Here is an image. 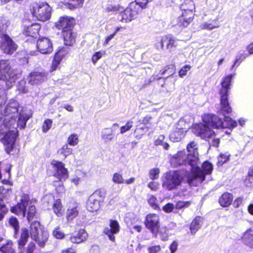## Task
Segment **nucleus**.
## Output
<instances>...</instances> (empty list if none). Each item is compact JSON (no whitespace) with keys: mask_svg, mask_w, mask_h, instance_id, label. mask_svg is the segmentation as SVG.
<instances>
[{"mask_svg":"<svg viewBox=\"0 0 253 253\" xmlns=\"http://www.w3.org/2000/svg\"><path fill=\"white\" fill-rule=\"evenodd\" d=\"M5 85L4 84L0 85V110L3 109V105H4L7 100V97L5 91Z\"/></svg>","mask_w":253,"mask_h":253,"instance_id":"32","label":"nucleus"},{"mask_svg":"<svg viewBox=\"0 0 253 253\" xmlns=\"http://www.w3.org/2000/svg\"><path fill=\"white\" fill-rule=\"evenodd\" d=\"M9 223L10 225H11L15 230H17L19 228V223L18 221L16 218L12 217L9 219Z\"/></svg>","mask_w":253,"mask_h":253,"instance_id":"54","label":"nucleus"},{"mask_svg":"<svg viewBox=\"0 0 253 253\" xmlns=\"http://www.w3.org/2000/svg\"><path fill=\"white\" fill-rule=\"evenodd\" d=\"M84 0H64L65 4L71 10L82 7Z\"/></svg>","mask_w":253,"mask_h":253,"instance_id":"30","label":"nucleus"},{"mask_svg":"<svg viewBox=\"0 0 253 253\" xmlns=\"http://www.w3.org/2000/svg\"><path fill=\"white\" fill-rule=\"evenodd\" d=\"M161 250L160 246H154L148 248V251L149 253H157Z\"/></svg>","mask_w":253,"mask_h":253,"instance_id":"60","label":"nucleus"},{"mask_svg":"<svg viewBox=\"0 0 253 253\" xmlns=\"http://www.w3.org/2000/svg\"><path fill=\"white\" fill-rule=\"evenodd\" d=\"M68 48L66 47H59L55 56L61 60L68 53Z\"/></svg>","mask_w":253,"mask_h":253,"instance_id":"41","label":"nucleus"},{"mask_svg":"<svg viewBox=\"0 0 253 253\" xmlns=\"http://www.w3.org/2000/svg\"><path fill=\"white\" fill-rule=\"evenodd\" d=\"M105 197L103 191L98 190L95 191L89 197L86 203V209L90 212L98 211L100 207V204L103 203Z\"/></svg>","mask_w":253,"mask_h":253,"instance_id":"11","label":"nucleus"},{"mask_svg":"<svg viewBox=\"0 0 253 253\" xmlns=\"http://www.w3.org/2000/svg\"><path fill=\"white\" fill-rule=\"evenodd\" d=\"M62 35L65 45H72L75 42V36L72 32V29H65L62 31Z\"/></svg>","mask_w":253,"mask_h":253,"instance_id":"22","label":"nucleus"},{"mask_svg":"<svg viewBox=\"0 0 253 253\" xmlns=\"http://www.w3.org/2000/svg\"><path fill=\"white\" fill-rule=\"evenodd\" d=\"M133 122L131 120H129L126 122V125L124 126H122L120 128V133L121 134H124L126 132L129 130L133 126Z\"/></svg>","mask_w":253,"mask_h":253,"instance_id":"45","label":"nucleus"},{"mask_svg":"<svg viewBox=\"0 0 253 253\" xmlns=\"http://www.w3.org/2000/svg\"><path fill=\"white\" fill-rule=\"evenodd\" d=\"M20 112H24L29 116L26 110H24L22 107L19 106L17 101L13 99H10L6 105L0 110V119H2L1 116H5V118L2 121L4 126H8L9 124H12V120H15L17 123L19 119V114Z\"/></svg>","mask_w":253,"mask_h":253,"instance_id":"5","label":"nucleus"},{"mask_svg":"<svg viewBox=\"0 0 253 253\" xmlns=\"http://www.w3.org/2000/svg\"><path fill=\"white\" fill-rule=\"evenodd\" d=\"M74 22L75 20L73 18L66 16H62L56 22L55 26L57 29L63 31L65 29H72Z\"/></svg>","mask_w":253,"mask_h":253,"instance_id":"17","label":"nucleus"},{"mask_svg":"<svg viewBox=\"0 0 253 253\" xmlns=\"http://www.w3.org/2000/svg\"><path fill=\"white\" fill-rule=\"evenodd\" d=\"M160 173V169L155 168L151 169L149 170L148 175L150 179L152 180H155L159 177Z\"/></svg>","mask_w":253,"mask_h":253,"instance_id":"36","label":"nucleus"},{"mask_svg":"<svg viewBox=\"0 0 253 253\" xmlns=\"http://www.w3.org/2000/svg\"><path fill=\"white\" fill-rule=\"evenodd\" d=\"M37 47L38 51L42 54H49L53 50L52 43L49 39L45 37L40 38L38 40Z\"/></svg>","mask_w":253,"mask_h":253,"instance_id":"15","label":"nucleus"},{"mask_svg":"<svg viewBox=\"0 0 253 253\" xmlns=\"http://www.w3.org/2000/svg\"><path fill=\"white\" fill-rule=\"evenodd\" d=\"M79 212L77 207L69 208L67 211V219L68 221L72 220L78 215Z\"/></svg>","mask_w":253,"mask_h":253,"instance_id":"34","label":"nucleus"},{"mask_svg":"<svg viewBox=\"0 0 253 253\" xmlns=\"http://www.w3.org/2000/svg\"><path fill=\"white\" fill-rule=\"evenodd\" d=\"M184 135V131L181 128H179L177 132L175 131V142L180 141Z\"/></svg>","mask_w":253,"mask_h":253,"instance_id":"49","label":"nucleus"},{"mask_svg":"<svg viewBox=\"0 0 253 253\" xmlns=\"http://www.w3.org/2000/svg\"><path fill=\"white\" fill-rule=\"evenodd\" d=\"M191 68V66L189 65H186L183 66L179 71V75L180 77L185 76L188 71Z\"/></svg>","mask_w":253,"mask_h":253,"instance_id":"52","label":"nucleus"},{"mask_svg":"<svg viewBox=\"0 0 253 253\" xmlns=\"http://www.w3.org/2000/svg\"><path fill=\"white\" fill-rule=\"evenodd\" d=\"M180 9L182 11L181 17H179L177 26L179 27H187L192 21L194 17L193 9H195V5L193 1L191 0H186L182 4Z\"/></svg>","mask_w":253,"mask_h":253,"instance_id":"10","label":"nucleus"},{"mask_svg":"<svg viewBox=\"0 0 253 253\" xmlns=\"http://www.w3.org/2000/svg\"><path fill=\"white\" fill-rule=\"evenodd\" d=\"M200 27L202 29L211 30L213 29L218 27V25H213L211 23L205 22L202 24Z\"/></svg>","mask_w":253,"mask_h":253,"instance_id":"51","label":"nucleus"},{"mask_svg":"<svg viewBox=\"0 0 253 253\" xmlns=\"http://www.w3.org/2000/svg\"><path fill=\"white\" fill-rule=\"evenodd\" d=\"M25 84V82L24 81H21L18 84V89L20 91L22 92L23 93H26L28 91L27 88H26L24 85Z\"/></svg>","mask_w":253,"mask_h":253,"instance_id":"59","label":"nucleus"},{"mask_svg":"<svg viewBox=\"0 0 253 253\" xmlns=\"http://www.w3.org/2000/svg\"><path fill=\"white\" fill-rule=\"evenodd\" d=\"M118 127H119V125L115 123L113 125L111 128H104L102 131V139L105 141H111L113 137L114 131Z\"/></svg>","mask_w":253,"mask_h":253,"instance_id":"21","label":"nucleus"},{"mask_svg":"<svg viewBox=\"0 0 253 253\" xmlns=\"http://www.w3.org/2000/svg\"><path fill=\"white\" fill-rule=\"evenodd\" d=\"M29 119V115L24 112H20L17 123L15 120H12V124H9L7 127L2 123L0 130V140L5 146L8 153H10L14 148L18 132L17 128H24Z\"/></svg>","mask_w":253,"mask_h":253,"instance_id":"2","label":"nucleus"},{"mask_svg":"<svg viewBox=\"0 0 253 253\" xmlns=\"http://www.w3.org/2000/svg\"><path fill=\"white\" fill-rule=\"evenodd\" d=\"M190 205L189 202L179 201L176 203L175 206V209H182L184 207H188Z\"/></svg>","mask_w":253,"mask_h":253,"instance_id":"55","label":"nucleus"},{"mask_svg":"<svg viewBox=\"0 0 253 253\" xmlns=\"http://www.w3.org/2000/svg\"><path fill=\"white\" fill-rule=\"evenodd\" d=\"M120 231V225L116 220H110V227L104 229V233L107 235L109 239L112 241H115V237L114 234L119 233Z\"/></svg>","mask_w":253,"mask_h":253,"instance_id":"18","label":"nucleus"},{"mask_svg":"<svg viewBox=\"0 0 253 253\" xmlns=\"http://www.w3.org/2000/svg\"><path fill=\"white\" fill-rule=\"evenodd\" d=\"M53 165L56 168L55 176L60 180H65L68 176L67 169L65 168L64 164L60 162H56Z\"/></svg>","mask_w":253,"mask_h":253,"instance_id":"20","label":"nucleus"},{"mask_svg":"<svg viewBox=\"0 0 253 253\" xmlns=\"http://www.w3.org/2000/svg\"><path fill=\"white\" fill-rule=\"evenodd\" d=\"M52 209L54 212L58 216H60L62 212V206L60 200H57L53 204Z\"/></svg>","mask_w":253,"mask_h":253,"instance_id":"33","label":"nucleus"},{"mask_svg":"<svg viewBox=\"0 0 253 253\" xmlns=\"http://www.w3.org/2000/svg\"><path fill=\"white\" fill-rule=\"evenodd\" d=\"M87 233L84 229H81L77 234L71 236L70 240L73 243L79 244L86 240Z\"/></svg>","mask_w":253,"mask_h":253,"instance_id":"23","label":"nucleus"},{"mask_svg":"<svg viewBox=\"0 0 253 253\" xmlns=\"http://www.w3.org/2000/svg\"><path fill=\"white\" fill-rule=\"evenodd\" d=\"M43 230L39 222L34 221L31 224L30 235L32 239L35 238Z\"/></svg>","mask_w":253,"mask_h":253,"instance_id":"29","label":"nucleus"},{"mask_svg":"<svg viewBox=\"0 0 253 253\" xmlns=\"http://www.w3.org/2000/svg\"><path fill=\"white\" fill-rule=\"evenodd\" d=\"M233 201L232 195L229 193H224L219 199V203L224 207L229 206Z\"/></svg>","mask_w":253,"mask_h":253,"instance_id":"28","label":"nucleus"},{"mask_svg":"<svg viewBox=\"0 0 253 253\" xmlns=\"http://www.w3.org/2000/svg\"><path fill=\"white\" fill-rule=\"evenodd\" d=\"M62 60H61L60 58H56V57L55 56L54 59L52 61V65H51V71H53L56 69L57 67L58 66L59 64L60 63V61Z\"/></svg>","mask_w":253,"mask_h":253,"instance_id":"53","label":"nucleus"},{"mask_svg":"<svg viewBox=\"0 0 253 253\" xmlns=\"http://www.w3.org/2000/svg\"><path fill=\"white\" fill-rule=\"evenodd\" d=\"M7 210L4 205V203L1 198H0V220L4 217V215L7 212Z\"/></svg>","mask_w":253,"mask_h":253,"instance_id":"46","label":"nucleus"},{"mask_svg":"<svg viewBox=\"0 0 253 253\" xmlns=\"http://www.w3.org/2000/svg\"><path fill=\"white\" fill-rule=\"evenodd\" d=\"M203 223V218L200 216L196 217L190 225V229L192 234L196 233L201 228Z\"/></svg>","mask_w":253,"mask_h":253,"instance_id":"27","label":"nucleus"},{"mask_svg":"<svg viewBox=\"0 0 253 253\" xmlns=\"http://www.w3.org/2000/svg\"><path fill=\"white\" fill-rule=\"evenodd\" d=\"M165 139V136L163 135L159 136L158 138L155 141L154 144L156 146L162 145L164 143L163 141Z\"/></svg>","mask_w":253,"mask_h":253,"instance_id":"61","label":"nucleus"},{"mask_svg":"<svg viewBox=\"0 0 253 253\" xmlns=\"http://www.w3.org/2000/svg\"><path fill=\"white\" fill-rule=\"evenodd\" d=\"M162 186L171 190L174 188V171L170 170L164 173L162 177Z\"/></svg>","mask_w":253,"mask_h":253,"instance_id":"19","label":"nucleus"},{"mask_svg":"<svg viewBox=\"0 0 253 253\" xmlns=\"http://www.w3.org/2000/svg\"><path fill=\"white\" fill-rule=\"evenodd\" d=\"M53 235L57 239H62L64 236V234L59 227L56 228L53 231Z\"/></svg>","mask_w":253,"mask_h":253,"instance_id":"50","label":"nucleus"},{"mask_svg":"<svg viewBox=\"0 0 253 253\" xmlns=\"http://www.w3.org/2000/svg\"><path fill=\"white\" fill-rule=\"evenodd\" d=\"M123 8L119 5L108 4L105 8V11L108 13H116L122 10Z\"/></svg>","mask_w":253,"mask_h":253,"instance_id":"35","label":"nucleus"},{"mask_svg":"<svg viewBox=\"0 0 253 253\" xmlns=\"http://www.w3.org/2000/svg\"><path fill=\"white\" fill-rule=\"evenodd\" d=\"M47 74L42 71L31 72L28 76V83L31 85H38L43 82L47 77Z\"/></svg>","mask_w":253,"mask_h":253,"instance_id":"16","label":"nucleus"},{"mask_svg":"<svg viewBox=\"0 0 253 253\" xmlns=\"http://www.w3.org/2000/svg\"><path fill=\"white\" fill-rule=\"evenodd\" d=\"M160 218L158 214L155 213L148 214L146 216L145 225L147 229L155 236L160 229Z\"/></svg>","mask_w":253,"mask_h":253,"instance_id":"13","label":"nucleus"},{"mask_svg":"<svg viewBox=\"0 0 253 253\" xmlns=\"http://www.w3.org/2000/svg\"><path fill=\"white\" fill-rule=\"evenodd\" d=\"M68 142L71 146H76L79 142L78 135L75 133L71 134L68 138Z\"/></svg>","mask_w":253,"mask_h":253,"instance_id":"43","label":"nucleus"},{"mask_svg":"<svg viewBox=\"0 0 253 253\" xmlns=\"http://www.w3.org/2000/svg\"><path fill=\"white\" fill-rule=\"evenodd\" d=\"M115 35L113 33L110 36H108L104 42V44H107L108 42L115 37Z\"/></svg>","mask_w":253,"mask_h":253,"instance_id":"64","label":"nucleus"},{"mask_svg":"<svg viewBox=\"0 0 253 253\" xmlns=\"http://www.w3.org/2000/svg\"><path fill=\"white\" fill-rule=\"evenodd\" d=\"M52 121L50 119L45 120L43 124L42 129L43 132H46L51 127Z\"/></svg>","mask_w":253,"mask_h":253,"instance_id":"47","label":"nucleus"},{"mask_svg":"<svg viewBox=\"0 0 253 253\" xmlns=\"http://www.w3.org/2000/svg\"><path fill=\"white\" fill-rule=\"evenodd\" d=\"M229 159V155L221 154L217 158V164L218 165L222 166L223 164L227 162Z\"/></svg>","mask_w":253,"mask_h":253,"instance_id":"48","label":"nucleus"},{"mask_svg":"<svg viewBox=\"0 0 253 253\" xmlns=\"http://www.w3.org/2000/svg\"><path fill=\"white\" fill-rule=\"evenodd\" d=\"M159 184L155 181H151L148 184V187L153 191H157L158 189Z\"/></svg>","mask_w":253,"mask_h":253,"instance_id":"57","label":"nucleus"},{"mask_svg":"<svg viewBox=\"0 0 253 253\" xmlns=\"http://www.w3.org/2000/svg\"><path fill=\"white\" fill-rule=\"evenodd\" d=\"M248 175L245 180V184L247 186L251 187L253 186V167L250 169Z\"/></svg>","mask_w":253,"mask_h":253,"instance_id":"42","label":"nucleus"},{"mask_svg":"<svg viewBox=\"0 0 253 253\" xmlns=\"http://www.w3.org/2000/svg\"><path fill=\"white\" fill-rule=\"evenodd\" d=\"M0 251L2 253H13L14 251L12 248V243L8 242L0 248Z\"/></svg>","mask_w":253,"mask_h":253,"instance_id":"39","label":"nucleus"},{"mask_svg":"<svg viewBox=\"0 0 253 253\" xmlns=\"http://www.w3.org/2000/svg\"><path fill=\"white\" fill-rule=\"evenodd\" d=\"M224 116V122L217 117L213 114H206L203 117V121L204 124H199L195 126L193 128V131L197 136H200L202 139L207 140L209 138H213L211 142L209 144L213 146L217 147L220 140L218 138H214L215 132L212 130L210 127L214 128H223L229 127L233 128L237 126V122L232 120L231 118Z\"/></svg>","mask_w":253,"mask_h":253,"instance_id":"1","label":"nucleus"},{"mask_svg":"<svg viewBox=\"0 0 253 253\" xmlns=\"http://www.w3.org/2000/svg\"><path fill=\"white\" fill-rule=\"evenodd\" d=\"M148 202L149 205L154 210L159 209V206L158 204L157 199L153 195H150L148 199Z\"/></svg>","mask_w":253,"mask_h":253,"instance_id":"40","label":"nucleus"},{"mask_svg":"<svg viewBox=\"0 0 253 253\" xmlns=\"http://www.w3.org/2000/svg\"><path fill=\"white\" fill-rule=\"evenodd\" d=\"M242 239L245 244L253 248V229H249L245 231Z\"/></svg>","mask_w":253,"mask_h":253,"instance_id":"26","label":"nucleus"},{"mask_svg":"<svg viewBox=\"0 0 253 253\" xmlns=\"http://www.w3.org/2000/svg\"><path fill=\"white\" fill-rule=\"evenodd\" d=\"M41 28L40 25L37 23L32 24L26 27L24 30V34L27 36L35 37L39 33Z\"/></svg>","mask_w":253,"mask_h":253,"instance_id":"24","label":"nucleus"},{"mask_svg":"<svg viewBox=\"0 0 253 253\" xmlns=\"http://www.w3.org/2000/svg\"><path fill=\"white\" fill-rule=\"evenodd\" d=\"M243 203V199L242 198H237L233 203V206L235 208H238Z\"/></svg>","mask_w":253,"mask_h":253,"instance_id":"63","label":"nucleus"},{"mask_svg":"<svg viewBox=\"0 0 253 253\" xmlns=\"http://www.w3.org/2000/svg\"><path fill=\"white\" fill-rule=\"evenodd\" d=\"M199 164V160L198 163L192 168L191 173H190L189 170H175V187L181 183L184 177L187 178V182L191 185H194L195 181L196 180L200 183L205 180V175L211 173L213 169L212 165L206 161L203 164L202 168H200Z\"/></svg>","mask_w":253,"mask_h":253,"instance_id":"3","label":"nucleus"},{"mask_svg":"<svg viewBox=\"0 0 253 253\" xmlns=\"http://www.w3.org/2000/svg\"><path fill=\"white\" fill-rule=\"evenodd\" d=\"M102 55L103 53L100 51L95 52L92 57V62L95 64L102 57Z\"/></svg>","mask_w":253,"mask_h":253,"instance_id":"56","label":"nucleus"},{"mask_svg":"<svg viewBox=\"0 0 253 253\" xmlns=\"http://www.w3.org/2000/svg\"><path fill=\"white\" fill-rule=\"evenodd\" d=\"M48 233L47 231L43 230L32 239L35 241L41 247H43L48 239Z\"/></svg>","mask_w":253,"mask_h":253,"instance_id":"25","label":"nucleus"},{"mask_svg":"<svg viewBox=\"0 0 253 253\" xmlns=\"http://www.w3.org/2000/svg\"><path fill=\"white\" fill-rule=\"evenodd\" d=\"M7 26L6 20L0 17V37L6 34L5 33Z\"/></svg>","mask_w":253,"mask_h":253,"instance_id":"37","label":"nucleus"},{"mask_svg":"<svg viewBox=\"0 0 253 253\" xmlns=\"http://www.w3.org/2000/svg\"><path fill=\"white\" fill-rule=\"evenodd\" d=\"M0 38L1 39V50L6 54H12L17 49V45L7 34Z\"/></svg>","mask_w":253,"mask_h":253,"instance_id":"14","label":"nucleus"},{"mask_svg":"<svg viewBox=\"0 0 253 253\" xmlns=\"http://www.w3.org/2000/svg\"><path fill=\"white\" fill-rule=\"evenodd\" d=\"M235 74H230L226 76L221 82L222 88L220 90V113L223 115L229 114L232 111L228 101V92L233 77Z\"/></svg>","mask_w":253,"mask_h":253,"instance_id":"8","label":"nucleus"},{"mask_svg":"<svg viewBox=\"0 0 253 253\" xmlns=\"http://www.w3.org/2000/svg\"><path fill=\"white\" fill-rule=\"evenodd\" d=\"M20 76L19 71L10 68L8 61H0V81L4 83L7 89L11 87Z\"/></svg>","mask_w":253,"mask_h":253,"instance_id":"7","label":"nucleus"},{"mask_svg":"<svg viewBox=\"0 0 253 253\" xmlns=\"http://www.w3.org/2000/svg\"><path fill=\"white\" fill-rule=\"evenodd\" d=\"M30 11L33 16L40 21H47L51 17V8L46 3H32L30 6Z\"/></svg>","mask_w":253,"mask_h":253,"instance_id":"9","label":"nucleus"},{"mask_svg":"<svg viewBox=\"0 0 253 253\" xmlns=\"http://www.w3.org/2000/svg\"><path fill=\"white\" fill-rule=\"evenodd\" d=\"M29 237V234L28 229L24 228L21 230V234L20 238L18 241V245L19 248H23L28 241Z\"/></svg>","mask_w":253,"mask_h":253,"instance_id":"31","label":"nucleus"},{"mask_svg":"<svg viewBox=\"0 0 253 253\" xmlns=\"http://www.w3.org/2000/svg\"><path fill=\"white\" fill-rule=\"evenodd\" d=\"M11 211L23 217L25 216L27 214L28 221L32 220L36 213L35 207L32 205L29 195L25 194L21 196L20 202L11 208Z\"/></svg>","mask_w":253,"mask_h":253,"instance_id":"6","label":"nucleus"},{"mask_svg":"<svg viewBox=\"0 0 253 253\" xmlns=\"http://www.w3.org/2000/svg\"><path fill=\"white\" fill-rule=\"evenodd\" d=\"M173 208L174 206L172 204L168 203L163 207V210L166 212L168 213L172 211Z\"/></svg>","mask_w":253,"mask_h":253,"instance_id":"58","label":"nucleus"},{"mask_svg":"<svg viewBox=\"0 0 253 253\" xmlns=\"http://www.w3.org/2000/svg\"><path fill=\"white\" fill-rule=\"evenodd\" d=\"M141 11L140 6L132 1L123 12L121 13V21L125 23L130 22L135 19Z\"/></svg>","mask_w":253,"mask_h":253,"instance_id":"12","label":"nucleus"},{"mask_svg":"<svg viewBox=\"0 0 253 253\" xmlns=\"http://www.w3.org/2000/svg\"><path fill=\"white\" fill-rule=\"evenodd\" d=\"M72 149L69 147L67 144H65L58 150V153L65 158L72 153Z\"/></svg>","mask_w":253,"mask_h":253,"instance_id":"38","label":"nucleus"},{"mask_svg":"<svg viewBox=\"0 0 253 253\" xmlns=\"http://www.w3.org/2000/svg\"><path fill=\"white\" fill-rule=\"evenodd\" d=\"M112 181L116 184H120L124 183L125 179L121 174L116 172L113 174Z\"/></svg>","mask_w":253,"mask_h":253,"instance_id":"44","label":"nucleus"},{"mask_svg":"<svg viewBox=\"0 0 253 253\" xmlns=\"http://www.w3.org/2000/svg\"><path fill=\"white\" fill-rule=\"evenodd\" d=\"M187 154L185 151L178 152L175 155V166L176 165L189 166V170L195 166L199 161V154L198 152V145L195 141L190 142L187 145Z\"/></svg>","mask_w":253,"mask_h":253,"instance_id":"4","label":"nucleus"},{"mask_svg":"<svg viewBox=\"0 0 253 253\" xmlns=\"http://www.w3.org/2000/svg\"><path fill=\"white\" fill-rule=\"evenodd\" d=\"M35 247V244L33 242H30L27 247L26 253H33Z\"/></svg>","mask_w":253,"mask_h":253,"instance_id":"62","label":"nucleus"}]
</instances>
